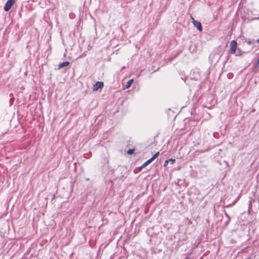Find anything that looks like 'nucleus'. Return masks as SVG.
Listing matches in <instances>:
<instances>
[{"mask_svg":"<svg viewBox=\"0 0 259 259\" xmlns=\"http://www.w3.org/2000/svg\"><path fill=\"white\" fill-rule=\"evenodd\" d=\"M237 44L235 40L231 41L230 44V53L231 54H234L236 53V50L237 49Z\"/></svg>","mask_w":259,"mask_h":259,"instance_id":"1","label":"nucleus"},{"mask_svg":"<svg viewBox=\"0 0 259 259\" xmlns=\"http://www.w3.org/2000/svg\"><path fill=\"white\" fill-rule=\"evenodd\" d=\"M192 22L193 23L194 26L197 28V29L200 31L201 32L202 31V27L201 25V23L198 21L195 20L192 17Z\"/></svg>","mask_w":259,"mask_h":259,"instance_id":"2","label":"nucleus"},{"mask_svg":"<svg viewBox=\"0 0 259 259\" xmlns=\"http://www.w3.org/2000/svg\"><path fill=\"white\" fill-rule=\"evenodd\" d=\"M14 4V0H8L4 7V10L5 11H8L11 8L12 6Z\"/></svg>","mask_w":259,"mask_h":259,"instance_id":"3","label":"nucleus"},{"mask_svg":"<svg viewBox=\"0 0 259 259\" xmlns=\"http://www.w3.org/2000/svg\"><path fill=\"white\" fill-rule=\"evenodd\" d=\"M104 83L102 81H97L93 86L94 91H97L100 89L103 88Z\"/></svg>","mask_w":259,"mask_h":259,"instance_id":"4","label":"nucleus"},{"mask_svg":"<svg viewBox=\"0 0 259 259\" xmlns=\"http://www.w3.org/2000/svg\"><path fill=\"white\" fill-rule=\"evenodd\" d=\"M176 161V160L175 159L170 158L167 160H166L164 163V166L165 167L167 165L168 162H170L171 164H174Z\"/></svg>","mask_w":259,"mask_h":259,"instance_id":"5","label":"nucleus"},{"mask_svg":"<svg viewBox=\"0 0 259 259\" xmlns=\"http://www.w3.org/2000/svg\"><path fill=\"white\" fill-rule=\"evenodd\" d=\"M69 65V62L65 61L62 63H61L58 66V69H61L65 66H67Z\"/></svg>","mask_w":259,"mask_h":259,"instance_id":"6","label":"nucleus"},{"mask_svg":"<svg viewBox=\"0 0 259 259\" xmlns=\"http://www.w3.org/2000/svg\"><path fill=\"white\" fill-rule=\"evenodd\" d=\"M152 161L150 159H148L140 167V169H142L143 168L145 167V166L149 164Z\"/></svg>","mask_w":259,"mask_h":259,"instance_id":"7","label":"nucleus"},{"mask_svg":"<svg viewBox=\"0 0 259 259\" xmlns=\"http://www.w3.org/2000/svg\"><path fill=\"white\" fill-rule=\"evenodd\" d=\"M133 79H131L130 80H128L126 84V88H128L131 86L132 83L133 82Z\"/></svg>","mask_w":259,"mask_h":259,"instance_id":"8","label":"nucleus"},{"mask_svg":"<svg viewBox=\"0 0 259 259\" xmlns=\"http://www.w3.org/2000/svg\"><path fill=\"white\" fill-rule=\"evenodd\" d=\"M159 152H157L156 153H155L153 156L150 158V159H151V160H152V161L156 158L158 157V156L159 155Z\"/></svg>","mask_w":259,"mask_h":259,"instance_id":"9","label":"nucleus"},{"mask_svg":"<svg viewBox=\"0 0 259 259\" xmlns=\"http://www.w3.org/2000/svg\"><path fill=\"white\" fill-rule=\"evenodd\" d=\"M242 51L239 48H237L235 54H236V56H240L242 55Z\"/></svg>","mask_w":259,"mask_h":259,"instance_id":"10","label":"nucleus"},{"mask_svg":"<svg viewBox=\"0 0 259 259\" xmlns=\"http://www.w3.org/2000/svg\"><path fill=\"white\" fill-rule=\"evenodd\" d=\"M237 201H238V199H236L232 203L227 205L226 207H229L233 206L237 202Z\"/></svg>","mask_w":259,"mask_h":259,"instance_id":"11","label":"nucleus"},{"mask_svg":"<svg viewBox=\"0 0 259 259\" xmlns=\"http://www.w3.org/2000/svg\"><path fill=\"white\" fill-rule=\"evenodd\" d=\"M134 151H135L134 149H130L128 150L127 153L128 154H132L134 153Z\"/></svg>","mask_w":259,"mask_h":259,"instance_id":"12","label":"nucleus"},{"mask_svg":"<svg viewBox=\"0 0 259 259\" xmlns=\"http://www.w3.org/2000/svg\"><path fill=\"white\" fill-rule=\"evenodd\" d=\"M254 42V39L248 40V41H247V43L248 45H252Z\"/></svg>","mask_w":259,"mask_h":259,"instance_id":"13","label":"nucleus"},{"mask_svg":"<svg viewBox=\"0 0 259 259\" xmlns=\"http://www.w3.org/2000/svg\"><path fill=\"white\" fill-rule=\"evenodd\" d=\"M256 41L259 43V38L257 39Z\"/></svg>","mask_w":259,"mask_h":259,"instance_id":"14","label":"nucleus"}]
</instances>
